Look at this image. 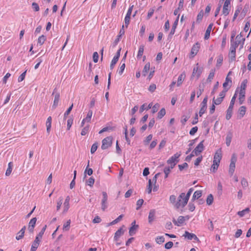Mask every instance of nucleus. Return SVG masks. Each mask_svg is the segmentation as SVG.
<instances>
[{
  "label": "nucleus",
  "instance_id": "1",
  "mask_svg": "<svg viewBox=\"0 0 251 251\" xmlns=\"http://www.w3.org/2000/svg\"><path fill=\"white\" fill-rule=\"evenodd\" d=\"M185 194L182 193L177 198L176 203L175 204V207L178 209L180 207H184L187 203L188 201L185 199Z\"/></svg>",
  "mask_w": 251,
  "mask_h": 251
},
{
  "label": "nucleus",
  "instance_id": "2",
  "mask_svg": "<svg viewBox=\"0 0 251 251\" xmlns=\"http://www.w3.org/2000/svg\"><path fill=\"white\" fill-rule=\"evenodd\" d=\"M181 152H176L167 160V163L171 165V169L174 168L177 162H178V158L181 155Z\"/></svg>",
  "mask_w": 251,
  "mask_h": 251
},
{
  "label": "nucleus",
  "instance_id": "3",
  "mask_svg": "<svg viewBox=\"0 0 251 251\" xmlns=\"http://www.w3.org/2000/svg\"><path fill=\"white\" fill-rule=\"evenodd\" d=\"M113 138L111 136H108L102 141L101 148L102 150H106L110 147L112 144Z\"/></svg>",
  "mask_w": 251,
  "mask_h": 251
},
{
  "label": "nucleus",
  "instance_id": "4",
  "mask_svg": "<svg viewBox=\"0 0 251 251\" xmlns=\"http://www.w3.org/2000/svg\"><path fill=\"white\" fill-rule=\"evenodd\" d=\"M231 0H225L223 8L222 14L225 16L228 15L230 10V1Z\"/></svg>",
  "mask_w": 251,
  "mask_h": 251
},
{
  "label": "nucleus",
  "instance_id": "5",
  "mask_svg": "<svg viewBox=\"0 0 251 251\" xmlns=\"http://www.w3.org/2000/svg\"><path fill=\"white\" fill-rule=\"evenodd\" d=\"M102 199L101 201V208L103 211H104L105 209L107 208V200H108V196L107 195L106 192H102Z\"/></svg>",
  "mask_w": 251,
  "mask_h": 251
},
{
  "label": "nucleus",
  "instance_id": "6",
  "mask_svg": "<svg viewBox=\"0 0 251 251\" xmlns=\"http://www.w3.org/2000/svg\"><path fill=\"white\" fill-rule=\"evenodd\" d=\"M207 97H205L201 104V109L199 111V115L200 117L205 113L207 109Z\"/></svg>",
  "mask_w": 251,
  "mask_h": 251
},
{
  "label": "nucleus",
  "instance_id": "7",
  "mask_svg": "<svg viewBox=\"0 0 251 251\" xmlns=\"http://www.w3.org/2000/svg\"><path fill=\"white\" fill-rule=\"evenodd\" d=\"M202 72V69L199 67L198 63L194 67L192 73V76L196 77L198 79Z\"/></svg>",
  "mask_w": 251,
  "mask_h": 251
},
{
  "label": "nucleus",
  "instance_id": "8",
  "mask_svg": "<svg viewBox=\"0 0 251 251\" xmlns=\"http://www.w3.org/2000/svg\"><path fill=\"white\" fill-rule=\"evenodd\" d=\"M247 83H248L247 79H244L242 82L241 85H240V88L238 87L237 88L234 94H237V93L239 89H240L239 94H245V89L247 87Z\"/></svg>",
  "mask_w": 251,
  "mask_h": 251
},
{
  "label": "nucleus",
  "instance_id": "9",
  "mask_svg": "<svg viewBox=\"0 0 251 251\" xmlns=\"http://www.w3.org/2000/svg\"><path fill=\"white\" fill-rule=\"evenodd\" d=\"M204 150L203 141L201 142L193 151L195 155L198 156Z\"/></svg>",
  "mask_w": 251,
  "mask_h": 251
},
{
  "label": "nucleus",
  "instance_id": "10",
  "mask_svg": "<svg viewBox=\"0 0 251 251\" xmlns=\"http://www.w3.org/2000/svg\"><path fill=\"white\" fill-rule=\"evenodd\" d=\"M221 158H222L221 150H219L215 153L213 163H214L219 165V164L220 163V161L221 160Z\"/></svg>",
  "mask_w": 251,
  "mask_h": 251
},
{
  "label": "nucleus",
  "instance_id": "11",
  "mask_svg": "<svg viewBox=\"0 0 251 251\" xmlns=\"http://www.w3.org/2000/svg\"><path fill=\"white\" fill-rule=\"evenodd\" d=\"M200 48V44L198 42L196 43L193 46L191 50V55L192 57H194L197 54Z\"/></svg>",
  "mask_w": 251,
  "mask_h": 251
},
{
  "label": "nucleus",
  "instance_id": "12",
  "mask_svg": "<svg viewBox=\"0 0 251 251\" xmlns=\"http://www.w3.org/2000/svg\"><path fill=\"white\" fill-rule=\"evenodd\" d=\"M186 217L180 216L178 217L177 220H176L175 219H173V222L175 225L179 226L184 223Z\"/></svg>",
  "mask_w": 251,
  "mask_h": 251
},
{
  "label": "nucleus",
  "instance_id": "13",
  "mask_svg": "<svg viewBox=\"0 0 251 251\" xmlns=\"http://www.w3.org/2000/svg\"><path fill=\"white\" fill-rule=\"evenodd\" d=\"M179 17V15H178L177 17L176 18V20L175 21V22L173 24L171 30L169 35V38H172V36L175 34L176 29L178 25Z\"/></svg>",
  "mask_w": 251,
  "mask_h": 251
},
{
  "label": "nucleus",
  "instance_id": "14",
  "mask_svg": "<svg viewBox=\"0 0 251 251\" xmlns=\"http://www.w3.org/2000/svg\"><path fill=\"white\" fill-rule=\"evenodd\" d=\"M183 236H184V237L187 238L188 240H192L193 239H194V240H198V237L195 234L189 233V232L186 231L185 232L184 234L183 235Z\"/></svg>",
  "mask_w": 251,
  "mask_h": 251
},
{
  "label": "nucleus",
  "instance_id": "15",
  "mask_svg": "<svg viewBox=\"0 0 251 251\" xmlns=\"http://www.w3.org/2000/svg\"><path fill=\"white\" fill-rule=\"evenodd\" d=\"M242 37V33H240L236 37V41H235L234 42H236V44H237L238 45H239L241 43V42H242L241 47H243V45L244 44V42L245 41V38H241Z\"/></svg>",
  "mask_w": 251,
  "mask_h": 251
},
{
  "label": "nucleus",
  "instance_id": "16",
  "mask_svg": "<svg viewBox=\"0 0 251 251\" xmlns=\"http://www.w3.org/2000/svg\"><path fill=\"white\" fill-rule=\"evenodd\" d=\"M246 108L244 106H241L238 110V118L241 119L245 114Z\"/></svg>",
  "mask_w": 251,
  "mask_h": 251
},
{
  "label": "nucleus",
  "instance_id": "17",
  "mask_svg": "<svg viewBox=\"0 0 251 251\" xmlns=\"http://www.w3.org/2000/svg\"><path fill=\"white\" fill-rule=\"evenodd\" d=\"M26 227L25 226H24L21 230L17 233V235L16 237V239L17 240H19L21 239H22L24 236V234L25 232Z\"/></svg>",
  "mask_w": 251,
  "mask_h": 251
},
{
  "label": "nucleus",
  "instance_id": "18",
  "mask_svg": "<svg viewBox=\"0 0 251 251\" xmlns=\"http://www.w3.org/2000/svg\"><path fill=\"white\" fill-rule=\"evenodd\" d=\"M213 24H210L207 27L206 32L205 33L204 38L205 40H207L209 38L210 32L212 28Z\"/></svg>",
  "mask_w": 251,
  "mask_h": 251
},
{
  "label": "nucleus",
  "instance_id": "19",
  "mask_svg": "<svg viewBox=\"0 0 251 251\" xmlns=\"http://www.w3.org/2000/svg\"><path fill=\"white\" fill-rule=\"evenodd\" d=\"M124 233V231L123 230L122 227L119 229L115 233L114 240L117 241L119 238Z\"/></svg>",
  "mask_w": 251,
  "mask_h": 251
},
{
  "label": "nucleus",
  "instance_id": "20",
  "mask_svg": "<svg viewBox=\"0 0 251 251\" xmlns=\"http://www.w3.org/2000/svg\"><path fill=\"white\" fill-rule=\"evenodd\" d=\"M155 214V210L152 209V210H150L149 215V217H148L149 222L150 223H152V222L154 220Z\"/></svg>",
  "mask_w": 251,
  "mask_h": 251
},
{
  "label": "nucleus",
  "instance_id": "21",
  "mask_svg": "<svg viewBox=\"0 0 251 251\" xmlns=\"http://www.w3.org/2000/svg\"><path fill=\"white\" fill-rule=\"evenodd\" d=\"M46 125L47 126V131L48 133H49L50 132V128L51 126V117L50 116L48 118Z\"/></svg>",
  "mask_w": 251,
  "mask_h": 251
},
{
  "label": "nucleus",
  "instance_id": "22",
  "mask_svg": "<svg viewBox=\"0 0 251 251\" xmlns=\"http://www.w3.org/2000/svg\"><path fill=\"white\" fill-rule=\"evenodd\" d=\"M185 77V75L184 73L180 74L178 76L177 80H176V83H177L176 85L177 86H180V85L182 84L183 80H184Z\"/></svg>",
  "mask_w": 251,
  "mask_h": 251
},
{
  "label": "nucleus",
  "instance_id": "23",
  "mask_svg": "<svg viewBox=\"0 0 251 251\" xmlns=\"http://www.w3.org/2000/svg\"><path fill=\"white\" fill-rule=\"evenodd\" d=\"M233 107V106L229 105L227 110L226 114V119L227 120L230 119V118L231 117Z\"/></svg>",
  "mask_w": 251,
  "mask_h": 251
},
{
  "label": "nucleus",
  "instance_id": "24",
  "mask_svg": "<svg viewBox=\"0 0 251 251\" xmlns=\"http://www.w3.org/2000/svg\"><path fill=\"white\" fill-rule=\"evenodd\" d=\"M229 61L232 62L235 60L236 51H230L229 52Z\"/></svg>",
  "mask_w": 251,
  "mask_h": 251
},
{
  "label": "nucleus",
  "instance_id": "25",
  "mask_svg": "<svg viewBox=\"0 0 251 251\" xmlns=\"http://www.w3.org/2000/svg\"><path fill=\"white\" fill-rule=\"evenodd\" d=\"M138 228V226L136 225H133L130 228L129 230V234L130 236L134 235L137 228Z\"/></svg>",
  "mask_w": 251,
  "mask_h": 251
},
{
  "label": "nucleus",
  "instance_id": "26",
  "mask_svg": "<svg viewBox=\"0 0 251 251\" xmlns=\"http://www.w3.org/2000/svg\"><path fill=\"white\" fill-rule=\"evenodd\" d=\"M223 90L220 93V94H225L227 90L230 88V86L228 84V83L227 82H225L223 84Z\"/></svg>",
  "mask_w": 251,
  "mask_h": 251
},
{
  "label": "nucleus",
  "instance_id": "27",
  "mask_svg": "<svg viewBox=\"0 0 251 251\" xmlns=\"http://www.w3.org/2000/svg\"><path fill=\"white\" fill-rule=\"evenodd\" d=\"M150 69V63L149 62L146 63L144 67L142 75L144 76H146L147 73L149 72Z\"/></svg>",
  "mask_w": 251,
  "mask_h": 251
},
{
  "label": "nucleus",
  "instance_id": "28",
  "mask_svg": "<svg viewBox=\"0 0 251 251\" xmlns=\"http://www.w3.org/2000/svg\"><path fill=\"white\" fill-rule=\"evenodd\" d=\"M12 167H13V163L12 162H10L8 163V168L7 169L6 173H5L6 176H8L11 175L12 170Z\"/></svg>",
  "mask_w": 251,
  "mask_h": 251
},
{
  "label": "nucleus",
  "instance_id": "29",
  "mask_svg": "<svg viewBox=\"0 0 251 251\" xmlns=\"http://www.w3.org/2000/svg\"><path fill=\"white\" fill-rule=\"evenodd\" d=\"M201 195H202L201 191L198 190V191H195L193 194V196L192 197V200L194 201L195 200L198 199L201 196Z\"/></svg>",
  "mask_w": 251,
  "mask_h": 251
},
{
  "label": "nucleus",
  "instance_id": "30",
  "mask_svg": "<svg viewBox=\"0 0 251 251\" xmlns=\"http://www.w3.org/2000/svg\"><path fill=\"white\" fill-rule=\"evenodd\" d=\"M59 101V95H55V97L54 98L53 104L52 106V108L53 109H55L56 107L57 106L58 103Z\"/></svg>",
  "mask_w": 251,
  "mask_h": 251
},
{
  "label": "nucleus",
  "instance_id": "31",
  "mask_svg": "<svg viewBox=\"0 0 251 251\" xmlns=\"http://www.w3.org/2000/svg\"><path fill=\"white\" fill-rule=\"evenodd\" d=\"M203 16V11L202 10H201L199 14L197 15V22L200 23L202 20V18Z\"/></svg>",
  "mask_w": 251,
  "mask_h": 251
},
{
  "label": "nucleus",
  "instance_id": "32",
  "mask_svg": "<svg viewBox=\"0 0 251 251\" xmlns=\"http://www.w3.org/2000/svg\"><path fill=\"white\" fill-rule=\"evenodd\" d=\"M223 99L224 97H219L217 99H215V98L214 97L213 99V102L216 105H218L221 103L223 100Z\"/></svg>",
  "mask_w": 251,
  "mask_h": 251
},
{
  "label": "nucleus",
  "instance_id": "33",
  "mask_svg": "<svg viewBox=\"0 0 251 251\" xmlns=\"http://www.w3.org/2000/svg\"><path fill=\"white\" fill-rule=\"evenodd\" d=\"M144 50V45H141L139 47V50L138 52V54L137 55V58H140L143 55V52Z\"/></svg>",
  "mask_w": 251,
  "mask_h": 251
},
{
  "label": "nucleus",
  "instance_id": "34",
  "mask_svg": "<svg viewBox=\"0 0 251 251\" xmlns=\"http://www.w3.org/2000/svg\"><path fill=\"white\" fill-rule=\"evenodd\" d=\"M123 217V215H120L117 219L108 224V226H112L119 222Z\"/></svg>",
  "mask_w": 251,
  "mask_h": 251
},
{
  "label": "nucleus",
  "instance_id": "35",
  "mask_svg": "<svg viewBox=\"0 0 251 251\" xmlns=\"http://www.w3.org/2000/svg\"><path fill=\"white\" fill-rule=\"evenodd\" d=\"M70 224H71V220H68L66 222V223H65L63 225V230L64 231H68V230H69V229H70Z\"/></svg>",
  "mask_w": 251,
  "mask_h": 251
},
{
  "label": "nucleus",
  "instance_id": "36",
  "mask_svg": "<svg viewBox=\"0 0 251 251\" xmlns=\"http://www.w3.org/2000/svg\"><path fill=\"white\" fill-rule=\"evenodd\" d=\"M46 40V37L44 35H42L39 37L38 39V44H40V45H42L44 44Z\"/></svg>",
  "mask_w": 251,
  "mask_h": 251
},
{
  "label": "nucleus",
  "instance_id": "37",
  "mask_svg": "<svg viewBox=\"0 0 251 251\" xmlns=\"http://www.w3.org/2000/svg\"><path fill=\"white\" fill-rule=\"evenodd\" d=\"M232 139V133H229L226 137V144L227 146H229L230 144Z\"/></svg>",
  "mask_w": 251,
  "mask_h": 251
},
{
  "label": "nucleus",
  "instance_id": "38",
  "mask_svg": "<svg viewBox=\"0 0 251 251\" xmlns=\"http://www.w3.org/2000/svg\"><path fill=\"white\" fill-rule=\"evenodd\" d=\"M223 61V56L222 54H220L218 56V58L217 60V67H220L222 65Z\"/></svg>",
  "mask_w": 251,
  "mask_h": 251
},
{
  "label": "nucleus",
  "instance_id": "39",
  "mask_svg": "<svg viewBox=\"0 0 251 251\" xmlns=\"http://www.w3.org/2000/svg\"><path fill=\"white\" fill-rule=\"evenodd\" d=\"M213 201V197L212 194H209L206 199V203L208 205H211Z\"/></svg>",
  "mask_w": 251,
  "mask_h": 251
},
{
  "label": "nucleus",
  "instance_id": "40",
  "mask_svg": "<svg viewBox=\"0 0 251 251\" xmlns=\"http://www.w3.org/2000/svg\"><path fill=\"white\" fill-rule=\"evenodd\" d=\"M125 67L126 65L125 62H124L121 65L119 70H118V73L119 75H122L123 74Z\"/></svg>",
  "mask_w": 251,
  "mask_h": 251
},
{
  "label": "nucleus",
  "instance_id": "41",
  "mask_svg": "<svg viewBox=\"0 0 251 251\" xmlns=\"http://www.w3.org/2000/svg\"><path fill=\"white\" fill-rule=\"evenodd\" d=\"M239 45L236 44V42H231L230 51H236V49L237 48Z\"/></svg>",
  "mask_w": 251,
  "mask_h": 251
},
{
  "label": "nucleus",
  "instance_id": "42",
  "mask_svg": "<svg viewBox=\"0 0 251 251\" xmlns=\"http://www.w3.org/2000/svg\"><path fill=\"white\" fill-rule=\"evenodd\" d=\"M166 114V111L164 108H162L158 113L157 117L161 119Z\"/></svg>",
  "mask_w": 251,
  "mask_h": 251
},
{
  "label": "nucleus",
  "instance_id": "43",
  "mask_svg": "<svg viewBox=\"0 0 251 251\" xmlns=\"http://www.w3.org/2000/svg\"><path fill=\"white\" fill-rule=\"evenodd\" d=\"M92 111L89 110L87 114L86 117L84 119L86 121V122H90L92 116Z\"/></svg>",
  "mask_w": 251,
  "mask_h": 251
},
{
  "label": "nucleus",
  "instance_id": "44",
  "mask_svg": "<svg viewBox=\"0 0 251 251\" xmlns=\"http://www.w3.org/2000/svg\"><path fill=\"white\" fill-rule=\"evenodd\" d=\"M235 164L230 163L229 165V173L231 175H232L235 170Z\"/></svg>",
  "mask_w": 251,
  "mask_h": 251
},
{
  "label": "nucleus",
  "instance_id": "45",
  "mask_svg": "<svg viewBox=\"0 0 251 251\" xmlns=\"http://www.w3.org/2000/svg\"><path fill=\"white\" fill-rule=\"evenodd\" d=\"M214 75H215L214 71L212 70L209 74L208 77L207 79V81L211 82L212 79H213Z\"/></svg>",
  "mask_w": 251,
  "mask_h": 251
},
{
  "label": "nucleus",
  "instance_id": "46",
  "mask_svg": "<svg viewBox=\"0 0 251 251\" xmlns=\"http://www.w3.org/2000/svg\"><path fill=\"white\" fill-rule=\"evenodd\" d=\"M155 241L157 244H160L165 241V238L163 236H158L155 239Z\"/></svg>",
  "mask_w": 251,
  "mask_h": 251
},
{
  "label": "nucleus",
  "instance_id": "47",
  "mask_svg": "<svg viewBox=\"0 0 251 251\" xmlns=\"http://www.w3.org/2000/svg\"><path fill=\"white\" fill-rule=\"evenodd\" d=\"M241 9H242V7L240 6H238L237 9L235 10L234 16H233V21L236 19V18L238 16V15L239 13H240Z\"/></svg>",
  "mask_w": 251,
  "mask_h": 251
},
{
  "label": "nucleus",
  "instance_id": "48",
  "mask_svg": "<svg viewBox=\"0 0 251 251\" xmlns=\"http://www.w3.org/2000/svg\"><path fill=\"white\" fill-rule=\"evenodd\" d=\"M176 196H175V195H171L170 196V198H169V200H170V202L173 204L174 205V206H175V203H176Z\"/></svg>",
  "mask_w": 251,
  "mask_h": 251
},
{
  "label": "nucleus",
  "instance_id": "49",
  "mask_svg": "<svg viewBox=\"0 0 251 251\" xmlns=\"http://www.w3.org/2000/svg\"><path fill=\"white\" fill-rule=\"evenodd\" d=\"M73 107V104L72 103L67 110L65 112L64 115V119H66L67 116L70 114Z\"/></svg>",
  "mask_w": 251,
  "mask_h": 251
},
{
  "label": "nucleus",
  "instance_id": "50",
  "mask_svg": "<svg viewBox=\"0 0 251 251\" xmlns=\"http://www.w3.org/2000/svg\"><path fill=\"white\" fill-rule=\"evenodd\" d=\"M94 182H95V179L93 177H91L86 181V183L89 186L92 187L93 185Z\"/></svg>",
  "mask_w": 251,
  "mask_h": 251
},
{
  "label": "nucleus",
  "instance_id": "51",
  "mask_svg": "<svg viewBox=\"0 0 251 251\" xmlns=\"http://www.w3.org/2000/svg\"><path fill=\"white\" fill-rule=\"evenodd\" d=\"M39 245V244L34 241L32 244L30 251H36Z\"/></svg>",
  "mask_w": 251,
  "mask_h": 251
},
{
  "label": "nucleus",
  "instance_id": "52",
  "mask_svg": "<svg viewBox=\"0 0 251 251\" xmlns=\"http://www.w3.org/2000/svg\"><path fill=\"white\" fill-rule=\"evenodd\" d=\"M118 59H116V58L113 57V59L111 61L110 68L111 70H113V69L115 65L118 62Z\"/></svg>",
  "mask_w": 251,
  "mask_h": 251
},
{
  "label": "nucleus",
  "instance_id": "53",
  "mask_svg": "<svg viewBox=\"0 0 251 251\" xmlns=\"http://www.w3.org/2000/svg\"><path fill=\"white\" fill-rule=\"evenodd\" d=\"M171 169H171V167H165L164 169V173L165 174V178L168 177V175L170 173V172H171Z\"/></svg>",
  "mask_w": 251,
  "mask_h": 251
},
{
  "label": "nucleus",
  "instance_id": "54",
  "mask_svg": "<svg viewBox=\"0 0 251 251\" xmlns=\"http://www.w3.org/2000/svg\"><path fill=\"white\" fill-rule=\"evenodd\" d=\"M152 138V135L151 134H150L149 135H148L144 141V144L148 145L149 143V142L151 140Z\"/></svg>",
  "mask_w": 251,
  "mask_h": 251
},
{
  "label": "nucleus",
  "instance_id": "55",
  "mask_svg": "<svg viewBox=\"0 0 251 251\" xmlns=\"http://www.w3.org/2000/svg\"><path fill=\"white\" fill-rule=\"evenodd\" d=\"M89 128V126H87L85 127H84L81 131V135L82 136L85 135L88 132Z\"/></svg>",
  "mask_w": 251,
  "mask_h": 251
},
{
  "label": "nucleus",
  "instance_id": "56",
  "mask_svg": "<svg viewBox=\"0 0 251 251\" xmlns=\"http://www.w3.org/2000/svg\"><path fill=\"white\" fill-rule=\"evenodd\" d=\"M97 148H98V143H95L94 144H93V145L91 147V153L92 154L94 153L97 150Z\"/></svg>",
  "mask_w": 251,
  "mask_h": 251
},
{
  "label": "nucleus",
  "instance_id": "57",
  "mask_svg": "<svg viewBox=\"0 0 251 251\" xmlns=\"http://www.w3.org/2000/svg\"><path fill=\"white\" fill-rule=\"evenodd\" d=\"M194 191V189L193 188H191L189 189L187 193L185 194V199L187 200V201H188L190 196L191 195V193Z\"/></svg>",
  "mask_w": 251,
  "mask_h": 251
},
{
  "label": "nucleus",
  "instance_id": "58",
  "mask_svg": "<svg viewBox=\"0 0 251 251\" xmlns=\"http://www.w3.org/2000/svg\"><path fill=\"white\" fill-rule=\"evenodd\" d=\"M99 54L97 52H94L93 55V61L95 63H97L99 60Z\"/></svg>",
  "mask_w": 251,
  "mask_h": 251
},
{
  "label": "nucleus",
  "instance_id": "59",
  "mask_svg": "<svg viewBox=\"0 0 251 251\" xmlns=\"http://www.w3.org/2000/svg\"><path fill=\"white\" fill-rule=\"evenodd\" d=\"M130 19V16L126 15V17L125 18V25H126V27H127V26L129 24Z\"/></svg>",
  "mask_w": 251,
  "mask_h": 251
},
{
  "label": "nucleus",
  "instance_id": "60",
  "mask_svg": "<svg viewBox=\"0 0 251 251\" xmlns=\"http://www.w3.org/2000/svg\"><path fill=\"white\" fill-rule=\"evenodd\" d=\"M144 202V200L143 199H140L137 201V207L136 209L138 210L141 207L143 203Z\"/></svg>",
  "mask_w": 251,
  "mask_h": 251
},
{
  "label": "nucleus",
  "instance_id": "61",
  "mask_svg": "<svg viewBox=\"0 0 251 251\" xmlns=\"http://www.w3.org/2000/svg\"><path fill=\"white\" fill-rule=\"evenodd\" d=\"M37 219L36 218H33L31 219L29 223L28 226H35Z\"/></svg>",
  "mask_w": 251,
  "mask_h": 251
},
{
  "label": "nucleus",
  "instance_id": "62",
  "mask_svg": "<svg viewBox=\"0 0 251 251\" xmlns=\"http://www.w3.org/2000/svg\"><path fill=\"white\" fill-rule=\"evenodd\" d=\"M121 38V37H120V35L117 36L116 39L115 40V41H114V42L112 44V47L113 48L117 46V45L120 41Z\"/></svg>",
  "mask_w": 251,
  "mask_h": 251
},
{
  "label": "nucleus",
  "instance_id": "63",
  "mask_svg": "<svg viewBox=\"0 0 251 251\" xmlns=\"http://www.w3.org/2000/svg\"><path fill=\"white\" fill-rule=\"evenodd\" d=\"M32 8L36 12L38 11L40 9L38 4L37 3L34 2L32 3Z\"/></svg>",
  "mask_w": 251,
  "mask_h": 251
},
{
  "label": "nucleus",
  "instance_id": "64",
  "mask_svg": "<svg viewBox=\"0 0 251 251\" xmlns=\"http://www.w3.org/2000/svg\"><path fill=\"white\" fill-rule=\"evenodd\" d=\"M63 205H64V209H63V213H66L68 211V210L70 207V204H69V203H67L66 202H64Z\"/></svg>",
  "mask_w": 251,
  "mask_h": 251
}]
</instances>
